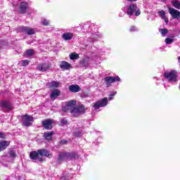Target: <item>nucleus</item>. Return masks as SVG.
Listing matches in <instances>:
<instances>
[{
    "label": "nucleus",
    "instance_id": "a19ab883",
    "mask_svg": "<svg viewBox=\"0 0 180 180\" xmlns=\"http://www.w3.org/2000/svg\"><path fill=\"white\" fill-rule=\"evenodd\" d=\"M60 180H68V179H67V177H65V176H62L60 177Z\"/></svg>",
    "mask_w": 180,
    "mask_h": 180
},
{
    "label": "nucleus",
    "instance_id": "9d476101",
    "mask_svg": "<svg viewBox=\"0 0 180 180\" xmlns=\"http://www.w3.org/2000/svg\"><path fill=\"white\" fill-rule=\"evenodd\" d=\"M169 13L172 17V19H177L179 20L180 18V12L178 10H175L172 8H169Z\"/></svg>",
    "mask_w": 180,
    "mask_h": 180
},
{
    "label": "nucleus",
    "instance_id": "5701e85b",
    "mask_svg": "<svg viewBox=\"0 0 180 180\" xmlns=\"http://www.w3.org/2000/svg\"><path fill=\"white\" fill-rule=\"evenodd\" d=\"M53 134H54V132L47 131L44 134V137L46 139V140H48V141H50V140L53 139Z\"/></svg>",
    "mask_w": 180,
    "mask_h": 180
},
{
    "label": "nucleus",
    "instance_id": "79ce46f5",
    "mask_svg": "<svg viewBox=\"0 0 180 180\" xmlns=\"http://www.w3.org/2000/svg\"><path fill=\"white\" fill-rule=\"evenodd\" d=\"M116 94H117V91H113L110 95H111V96H115V95H116Z\"/></svg>",
    "mask_w": 180,
    "mask_h": 180
},
{
    "label": "nucleus",
    "instance_id": "ddd939ff",
    "mask_svg": "<svg viewBox=\"0 0 180 180\" xmlns=\"http://www.w3.org/2000/svg\"><path fill=\"white\" fill-rule=\"evenodd\" d=\"M76 105H77V101L74 100L69 101L66 103L65 108L68 110H70V113H71V111L73 110V109H75Z\"/></svg>",
    "mask_w": 180,
    "mask_h": 180
},
{
    "label": "nucleus",
    "instance_id": "c85d7f7f",
    "mask_svg": "<svg viewBox=\"0 0 180 180\" xmlns=\"http://www.w3.org/2000/svg\"><path fill=\"white\" fill-rule=\"evenodd\" d=\"M8 157L11 158V160H13V158H15L16 157V153H15V151H13V150H10L8 153Z\"/></svg>",
    "mask_w": 180,
    "mask_h": 180
},
{
    "label": "nucleus",
    "instance_id": "4be33fe9",
    "mask_svg": "<svg viewBox=\"0 0 180 180\" xmlns=\"http://www.w3.org/2000/svg\"><path fill=\"white\" fill-rule=\"evenodd\" d=\"M74 34L71 32H66L63 34L62 37L64 40H71L72 39Z\"/></svg>",
    "mask_w": 180,
    "mask_h": 180
},
{
    "label": "nucleus",
    "instance_id": "0eeeda50",
    "mask_svg": "<svg viewBox=\"0 0 180 180\" xmlns=\"http://www.w3.org/2000/svg\"><path fill=\"white\" fill-rule=\"evenodd\" d=\"M104 81L105 82L107 86H110V84H113V82H120V77H119V76H116V77L108 76L104 78Z\"/></svg>",
    "mask_w": 180,
    "mask_h": 180
},
{
    "label": "nucleus",
    "instance_id": "cd10ccee",
    "mask_svg": "<svg viewBox=\"0 0 180 180\" xmlns=\"http://www.w3.org/2000/svg\"><path fill=\"white\" fill-rule=\"evenodd\" d=\"M70 60H78L79 58V55L75 53H72L70 54Z\"/></svg>",
    "mask_w": 180,
    "mask_h": 180
},
{
    "label": "nucleus",
    "instance_id": "a18cd8bd",
    "mask_svg": "<svg viewBox=\"0 0 180 180\" xmlns=\"http://www.w3.org/2000/svg\"><path fill=\"white\" fill-rule=\"evenodd\" d=\"M120 18H122L123 15L120 14Z\"/></svg>",
    "mask_w": 180,
    "mask_h": 180
},
{
    "label": "nucleus",
    "instance_id": "39448f33",
    "mask_svg": "<svg viewBox=\"0 0 180 180\" xmlns=\"http://www.w3.org/2000/svg\"><path fill=\"white\" fill-rule=\"evenodd\" d=\"M18 32H21L22 33H26L29 36H32V34H34V33H36V31L34 30V29L30 27H25V26H20L18 28Z\"/></svg>",
    "mask_w": 180,
    "mask_h": 180
},
{
    "label": "nucleus",
    "instance_id": "2f4dec72",
    "mask_svg": "<svg viewBox=\"0 0 180 180\" xmlns=\"http://www.w3.org/2000/svg\"><path fill=\"white\" fill-rule=\"evenodd\" d=\"M30 63V61L27 60H24L21 61V65L22 67H26L27 65H29V63Z\"/></svg>",
    "mask_w": 180,
    "mask_h": 180
},
{
    "label": "nucleus",
    "instance_id": "20e7f679",
    "mask_svg": "<svg viewBox=\"0 0 180 180\" xmlns=\"http://www.w3.org/2000/svg\"><path fill=\"white\" fill-rule=\"evenodd\" d=\"M108 106V98L105 97L94 103L93 108L94 110H98L100 108Z\"/></svg>",
    "mask_w": 180,
    "mask_h": 180
},
{
    "label": "nucleus",
    "instance_id": "f8f14e48",
    "mask_svg": "<svg viewBox=\"0 0 180 180\" xmlns=\"http://www.w3.org/2000/svg\"><path fill=\"white\" fill-rule=\"evenodd\" d=\"M42 126L46 130H51L53 129V121L51 120H45L42 121Z\"/></svg>",
    "mask_w": 180,
    "mask_h": 180
},
{
    "label": "nucleus",
    "instance_id": "9b49d317",
    "mask_svg": "<svg viewBox=\"0 0 180 180\" xmlns=\"http://www.w3.org/2000/svg\"><path fill=\"white\" fill-rule=\"evenodd\" d=\"M60 68L63 71H67L68 70H71V68H72V65L70 63L63 60L60 63Z\"/></svg>",
    "mask_w": 180,
    "mask_h": 180
},
{
    "label": "nucleus",
    "instance_id": "412c9836",
    "mask_svg": "<svg viewBox=\"0 0 180 180\" xmlns=\"http://www.w3.org/2000/svg\"><path fill=\"white\" fill-rule=\"evenodd\" d=\"M9 146V142L6 141H0V152L4 151V150H6Z\"/></svg>",
    "mask_w": 180,
    "mask_h": 180
},
{
    "label": "nucleus",
    "instance_id": "423d86ee",
    "mask_svg": "<svg viewBox=\"0 0 180 180\" xmlns=\"http://www.w3.org/2000/svg\"><path fill=\"white\" fill-rule=\"evenodd\" d=\"M85 112V106L84 105H80L79 106H76L73 110H71V115L72 116H78V115H81V113H84Z\"/></svg>",
    "mask_w": 180,
    "mask_h": 180
},
{
    "label": "nucleus",
    "instance_id": "473e14b6",
    "mask_svg": "<svg viewBox=\"0 0 180 180\" xmlns=\"http://www.w3.org/2000/svg\"><path fill=\"white\" fill-rule=\"evenodd\" d=\"M42 25H44V26H49V23H50V20H47V19H44L41 21Z\"/></svg>",
    "mask_w": 180,
    "mask_h": 180
},
{
    "label": "nucleus",
    "instance_id": "f3484780",
    "mask_svg": "<svg viewBox=\"0 0 180 180\" xmlns=\"http://www.w3.org/2000/svg\"><path fill=\"white\" fill-rule=\"evenodd\" d=\"M69 91L76 94L77 92H79L81 91V87H79L78 84H72L69 86Z\"/></svg>",
    "mask_w": 180,
    "mask_h": 180
},
{
    "label": "nucleus",
    "instance_id": "f257e3e1",
    "mask_svg": "<svg viewBox=\"0 0 180 180\" xmlns=\"http://www.w3.org/2000/svg\"><path fill=\"white\" fill-rule=\"evenodd\" d=\"M83 30L87 32V33H91V37L88 38V41L90 43H94V41H98V39L102 37V34L95 29V26L91 22H86L82 25Z\"/></svg>",
    "mask_w": 180,
    "mask_h": 180
},
{
    "label": "nucleus",
    "instance_id": "e433bc0d",
    "mask_svg": "<svg viewBox=\"0 0 180 180\" xmlns=\"http://www.w3.org/2000/svg\"><path fill=\"white\" fill-rule=\"evenodd\" d=\"M60 123H61V124H67V123H68L67 120L61 119L60 120Z\"/></svg>",
    "mask_w": 180,
    "mask_h": 180
},
{
    "label": "nucleus",
    "instance_id": "7ed1b4c3",
    "mask_svg": "<svg viewBox=\"0 0 180 180\" xmlns=\"http://www.w3.org/2000/svg\"><path fill=\"white\" fill-rule=\"evenodd\" d=\"M165 79L169 84H175L178 82V72L175 70H171L169 72H165L163 75Z\"/></svg>",
    "mask_w": 180,
    "mask_h": 180
},
{
    "label": "nucleus",
    "instance_id": "a878e982",
    "mask_svg": "<svg viewBox=\"0 0 180 180\" xmlns=\"http://www.w3.org/2000/svg\"><path fill=\"white\" fill-rule=\"evenodd\" d=\"M60 86V82L53 81L52 82L49 83V88H58Z\"/></svg>",
    "mask_w": 180,
    "mask_h": 180
},
{
    "label": "nucleus",
    "instance_id": "ea45409f",
    "mask_svg": "<svg viewBox=\"0 0 180 180\" xmlns=\"http://www.w3.org/2000/svg\"><path fill=\"white\" fill-rule=\"evenodd\" d=\"M113 96H112V94L109 95V98H108V101H113Z\"/></svg>",
    "mask_w": 180,
    "mask_h": 180
},
{
    "label": "nucleus",
    "instance_id": "1a4fd4ad",
    "mask_svg": "<svg viewBox=\"0 0 180 180\" xmlns=\"http://www.w3.org/2000/svg\"><path fill=\"white\" fill-rule=\"evenodd\" d=\"M50 67L51 65L49 63H40L37 65V70L41 72H46V71H49V70H50Z\"/></svg>",
    "mask_w": 180,
    "mask_h": 180
},
{
    "label": "nucleus",
    "instance_id": "58836bf2",
    "mask_svg": "<svg viewBox=\"0 0 180 180\" xmlns=\"http://www.w3.org/2000/svg\"><path fill=\"white\" fill-rule=\"evenodd\" d=\"M60 144L63 145V144H67V140L65 139H63L60 141Z\"/></svg>",
    "mask_w": 180,
    "mask_h": 180
},
{
    "label": "nucleus",
    "instance_id": "c756f323",
    "mask_svg": "<svg viewBox=\"0 0 180 180\" xmlns=\"http://www.w3.org/2000/svg\"><path fill=\"white\" fill-rule=\"evenodd\" d=\"M160 32L162 36H165V34H168V30L165 28H162L160 30Z\"/></svg>",
    "mask_w": 180,
    "mask_h": 180
},
{
    "label": "nucleus",
    "instance_id": "f704fd0d",
    "mask_svg": "<svg viewBox=\"0 0 180 180\" xmlns=\"http://www.w3.org/2000/svg\"><path fill=\"white\" fill-rule=\"evenodd\" d=\"M137 30H139V28L136 26H131L129 29L130 32H137Z\"/></svg>",
    "mask_w": 180,
    "mask_h": 180
},
{
    "label": "nucleus",
    "instance_id": "6e6552de",
    "mask_svg": "<svg viewBox=\"0 0 180 180\" xmlns=\"http://www.w3.org/2000/svg\"><path fill=\"white\" fill-rule=\"evenodd\" d=\"M34 122L33 117L30 115H25L22 116V124L29 127V126H32V122Z\"/></svg>",
    "mask_w": 180,
    "mask_h": 180
},
{
    "label": "nucleus",
    "instance_id": "a211bd4d",
    "mask_svg": "<svg viewBox=\"0 0 180 180\" xmlns=\"http://www.w3.org/2000/svg\"><path fill=\"white\" fill-rule=\"evenodd\" d=\"M1 105V108L6 109V110H12V105L11 104V103H9V101H2Z\"/></svg>",
    "mask_w": 180,
    "mask_h": 180
},
{
    "label": "nucleus",
    "instance_id": "aec40b11",
    "mask_svg": "<svg viewBox=\"0 0 180 180\" xmlns=\"http://www.w3.org/2000/svg\"><path fill=\"white\" fill-rule=\"evenodd\" d=\"M67 160V152H60L58 155V161L61 162V161Z\"/></svg>",
    "mask_w": 180,
    "mask_h": 180
},
{
    "label": "nucleus",
    "instance_id": "2eb2a0df",
    "mask_svg": "<svg viewBox=\"0 0 180 180\" xmlns=\"http://www.w3.org/2000/svg\"><path fill=\"white\" fill-rule=\"evenodd\" d=\"M38 150L37 151H32L30 154V158L31 160H38L39 161H43V158L39 156Z\"/></svg>",
    "mask_w": 180,
    "mask_h": 180
},
{
    "label": "nucleus",
    "instance_id": "6ab92c4d",
    "mask_svg": "<svg viewBox=\"0 0 180 180\" xmlns=\"http://www.w3.org/2000/svg\"><path fill=\"white\" fill-rule=\"evenodd\" d=\"M27 9V3L22 2L20 5V13H26V11Z\"/></svg>",
    "mask_w": 180,
    "mask_h": 180
},
{
    "label": "nucleus",
    "instance_id": "7c9ffc66",
    "mask_svg": "<svg viewBox=\"0 0 180 180\" xmlns=\"http://www.w3.org/2000/svg\"><path fill=\"white\" fill-rule=\"evenodd\" d=\"M166 44H172L174 43V39L172 38H166L165 39Z\"/></svg>",
    "mask_w": 180,
    "mask_h": 180
},
{
    "label": "nucleus",
    "instance_id": "b1692460",
    "mask_svg": "<svg viewBox=\"0 0 180 180\" xmlns=\"http://www.w3.org/2000/svg\"><path fill=\"white\" fill-rule=\"evenodd\" d=\"M158 15L160 16L161 19H163L165 20V23H168L169 20L167 16L165 15V11H160L158 12Z\"/></svg>",
    "mask_w": 180,
    "mask_h": 180
},
{
    "label": "nucleus",
    "instance_id": "bb28decb",
    "mask_svg": "<svg viewBox=\"0 0 180 180\" xmlns=\"http://www.w3.org/2000/svg\"><path fill=\"white\" fill-rule=\"evenodd\" d=\"M172 6L176 8V9H180V2L178 0H174L172 1Z\"/></svg>",
    "mask_w": 180,
    "mask_h": 180
},
{
    "label": "nucleus",
    "instance_id": "37998d69",
    "mask_svg": "<svg viewBox=\"0 0 180 180\" xmlns=\"http://www.w3.org/2000/svg\"><path fill=\"white\" fill-rule=\"evenodd\" d=\"M165 88H169V85H166L165 84H164Z\"/></svg>",
    "mask_w": 180,
    "mask_h": 180
},
{
    "label": "nucleus",
    "instance_id": "393cba45",
    "mask_svg": "<svg viewBox=\"0 0 180 180\" xmlns=\"http://www.w3.org/2000/svg\"><path fill=\"white\" fill-rule=\"evenodd\" d=\"M72 158H78V156L75 153L66 152V160H72Z\"/></svg>",
    "mask_w": 180,
    "mask_h": 180
},
{
    "label": "nucleus",
    "instance_id": "c9c22d12",
    "mask_svg": "<svg viewBox=\"0 0 180 180\" xmlns=\"http://www.w3.org/2000/svg\"><path fill=\"white\" fill-rule=\"evenodd\" d=\"M74 134L76 137H81V136H82V133H81V131L75 132Z\"/></svg>",
    "mask_w": 180,
    "mask_h": 180
},
{
    "label": "nucleus",
    "instance_id": "72a5a7b5",
    "mask_svg": "<svg viewBox=\"0 0 180 180\" xmlns=\"http://www.w3.org/2000/svg\"><path fill=\"white\" fill-rule=\"evenodd\" d=\"M25 54H26V56H28L29 57H30V56H33V50L32 49L27 50Z\"/></svg>",
    "mask_w": 180,
    "mask_h": 180
},
{
    "label": "nucleus",
    "instance_id": "c03bdc74",
    "mask_svg": "<svg viewBox=\"0 0 180 180\" xmlns=\"http://www.w3.org/2000/svg\"><path fill=\"white\" fill-rule=\"evenodd\" d=\"M130 1V2H136V1H137V0H129Z\"/></svg>",
    "mask_w": 180,
    "mask_h": 180
},
{
    "label": "nucleus",
    "instance_id": "4468645a",
    "mask_svg": "<svg viewBox=\"0 0 180 180\" xmlns=\"http://www.w3.org/2000/svg\"><path fill=\"white\" fill-rule=\"evenodd\" d=\"M38 153L41 155V157H47L48 158H51V157H53V153H50V151L46 149L38 150Z\"/></svg>",
    "mask_w": 180,
    "mask_h": 180
},
{
    "label": "nucleus",
    "instance_id": "dca6fc26",
    "mask_svg": "<svg viewBox=\"0 0 180 180\" xmlns=\"http://www.w3.org/2000/svg\"><path fill=\"white\" fill-rule=\"evenodd\" d=\"M60 95H61V91H60V90L56 89L53 90L51 94V99H52V101H56V99H57V98H58V96H60Z\"/></svg>",
    "mask_w": 180,
    "mask_h": 180
},
{
    "label": "nucleus",
    "instance_id": "4c0bfd02",
    "mask_svg": "<svg viewBox=\"0 0 180 180\" xmlns=\"http://www.w3.org/2000/svg\"><path fill=\"white\" fill-rule=\"evenodd\" d=\"M0 139H6V135L3 132H0Z\"/></svg>",
    "mask_w": 180,
    "mask_h": 180
},
{
    "label": "nucleus",
    "instance_id": "f03ea898",
    "mask_svg": "<svg viewBox=\"0 0 180 180\" xmlns=\"http://www.w3.org/2000/svg\"><path fill=\"white\" fill-rule=\"evenodd\" d=\"M126 13L128 15L129 19H131V17L135 13V16H140L141 11H140V8L137 7V4H131L129 5L126 10Z\"/></svg>",
    "mask_w": 180,
    "mask_h": 180
}]
</instances>
